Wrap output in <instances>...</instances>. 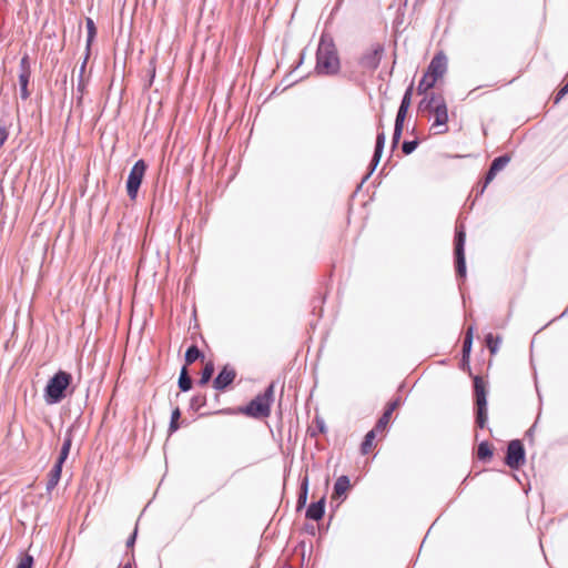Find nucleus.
Returning a JSON list of instances; mask_svg holds the SVG:
<instances>
[{
	"label": "nucleus",
	"mask_w": 568,
	"mask_h": 568,
	"mask_svg": "<svg viewBox=\"0 0 568 568\" xmlns=\"http://www.w3.org/2000/svg\"><path fill=\"white\" fill-rule=\"evenodd\" d=\"M205 355L204 353L199 348V346L196 344H191L186 351H185V354H184V362L185 364L184 365H191L192 363L196 362V361H202L204 359Z\"/></svg>",
	"instance_id": "21"
},
{
	"label": "nucleus",
	"mask_w": 568,
	"mask_h": 568,
	"mask_svg": "<svg viewBox=\"0 0 568 568\" xmlns=\"http://www.w3.org/2000/svg\"><path fill=\"white\" fill-rule=\"evenodd\" d=\"M465 239H466V234H465L463 227H459L456 231L455 255H456L457 273L460 276H465V274H466V263H465V253H464Z\"/></svg>",
	"instance_id": "12"
},
{
	"label": "nucleus",
	"mask_w": 568,
	"mask_h": 568,
	"mask_svg": "<svg viewBox=\"0 0 568 568\" xmlns=\"http://www.w3.org/2000/svg\"><path fill=\"white\" fill-rule=\"evenodd\" d=\"M81 417H77L67 428L60 450L70 453L74 435L81 429Z\"/></svg>",
	"instance_id": "15"
},
{
	"label": "nucleus",
	"mask_w": 568,
	"mask_h": 568,
	"mask_svg": "<svg viewBox=\"0 0 568 568\" xmlns=\"http://www.w3.org/2000/svg\"><path fill=\"white\" fill-rule=\"evenodd\" d=\"M473 336H474V327L469 326L466 332V336H465L464 344H463L464 356H468L470 353L471 344H473Z\"/></svg>",
	"instance_id": "31"
},
{
	"label": "nucleus",
	"mask_w": 568,
	"mask_h": 568,
	"mask_svg": "<svg viewBox=\"0 0 568 568\" xmlns=\"http://www.w3.org/2000/svg\"><path fill=\"white\" fill-rule=\"evenodd\" d=\"M500 341L499 336L495 337L491 333L486 335V344L491 354L497 353Z\"/></svg>",
	"instance_id": "33"
},
{
	"label": "nucleus",
	"mask_w": 568,
	"mask_h": 568,
	"mask_svg": "<svg viewBox=\"0 0 568 568\" xmlns=\"http://www.w3.org/2000/svg\"><path fill=\"white\" fill-rule=\"evenodd\" d=\"M291 73H292V72L287 73V74H286V77H285V78H283V81H286V78H288Z\"/></svg>",
	"instance_id": "56"
},
{
	"label": "nucleus",
	"mask_w": 568,
	"mask_h": 568,
	"mask_svg": "<svg viewBox=\"0 0 568 568\" xmlns=\"http://www.w3.org/2000/svg\"><path fill=\"white\" fill-rule=\"evenodd\" d=\"M62 469L59 466L53 465L48 474L47 493L50 494L59 484L62 475Z\"/></svg>",
	"instance_id": "22"
},
{
	"label": "nucleus",
	"mask_w": 568,
	"mask_h": 568,
	"mask_svg": "<svg viewBox=\"0 0 568 568\" xmlns=\"http://www.w3.org/2000/svg\"><path fill=\"white\" fill-rule=\"evenodd\" d=\"M146 73H148V79L144 82V87L146 89H149L152 87L155 75H156V57H152L150 59Z\"/></svg>",
	"instance_id": "26"
},
{
	"label": "nucleus",
	"mask_w": 568,
	"mask_h": 568,
	"mask_svg": "<svg viewBox=\"0 0 568 568\" xmlns=\"http://www.w3.org/2000/svg\"><path fill=\"white\" fill-rule=\"evenodd\" d=\"M122 568H132V562L128 561L125 565L122 566Z\"/></svg>",
	"instance_id": "49"
},
{
	"label": "nucleus",
	"mask_w": 568,
	"mask_h": 568,
	"mask_svg": "<svg viewBox=\"0 0 568 568\" xmlns=\"http://www.w3.org/2000/svg\"><path fill=\"white\" fill-rule=\"evenodd\" d=\"M236 376V369L229 363L224 364L213 378L212 387L217 392H226L234 383Z\"/></svg>",
	"instance_id": "9"
},
{
	"label": "nucleus",
	"mask_w": 568,
	"mask_h": 568,
	"mask_svg": "<svg viewBox=\"0 0 568 568\" xmlns=\"http://www.w3.org/2000/svg\"><path fill=\"white\" fill-rule=\"evenodd\" d=\"M341 71V60L331 34L323 32L316 49L315 72L318 75H336Z\"/></svg>",
	"instance_id": "1"
},
{
	"label": "nucleus",
	"mask_w": 568,
	"mask_h": 568,
	"mask_svg": "<svg viewBox=\"0 0 568 568\" xmlns=\"http://www.w3.org/2000/svg\"><path fill=\"white\" fill-rule=\"evenodd\" d=\"M27 73L28 77H31V65L29 55L24 54L20 60V73Z\"/></svg>",
	"instance_id": "36"
},
{
	"label": "nucleus",
	"mask_w": 568,
	"mask_h": 568,
	"mask_svg": "<svg viewBox=\"0 0 568 568\" xmlns=\"http://www.w3.org/2000/svg\"><path fill=\"white\" fill-rule=\"evenodd\" d=\"M297 81H294L292 83H288L287 87H292L294 83H296Z\"/></svg>",
	"instance_id": "57"
},
{
	"label": "nucleus",
	"mask_w": 568,
	"mask_h": 568,
	"mask_svg": "<svg viewBox=\"0 0 568 568\" xmlns=\"http://www.w3.org/2000/svg\"><path fill=\"white\" fill-rule=\"evenodd\" d=\"M474 387H475L477 405H487L485 382L483 381V378L475 377Z\"/></svg>",
	"instance_id": "23"
},
{
	"label": "nucleus",
	"mask_w": 568,
	"mask_h": 568,
	"mask_svg": "<svg viewBox=\"0 0 568 568\" xmlns=\"http://www.w3.org/2000/svg\"><path fill=\"white\" fill-rule=\"evenodd\" d=\"M304 59H305V49H303V50L300 52L298 60H297V61H296V63L292 67L291 72H294L296 69H298V68L303 64Z\"/></svg>",
	"instance_id": "41"
},
{
	"label": "nucleus",
	"mask_w": 568,
	"mask_h": 568,
	"mask_svg": "<svg viewBox=\"0 0 568 568\" xmlns=\"http://www.w3.org/2000/svg\"><path fill=\"white\" fill-rule=\"evenodd\" d=\"M138 523L135 524V527L133 529V531L129 535L128 539H126V548L128 549H131L134 547L135 542H136V538H138Z\"/></svg>",
	"instance_id": "37"
},
{
	"label": "nucleus",
	"mask_w": 568,
	"mask_h": 568,
	"mask_svg": "<svg viewBox=\"0 0 568 568\" xmlns=\"http://www.w3.org/2000/svg\"><path fill=\"white\" fill-rule=\"evenodd\" d=\"M525 463V449L520 440L515 439L508 444L506 464L510 468H519Z\"/></svg>",
	"instance_id": "10"
},
{
	"label": "nucleus",
	"mask_w": 568,
	"mask_h": 568,
	"mask_svg": "<svg viewBox=\"0 0 568 568\" xmlns=\"http://www.w3.org/2000/svg\"><path fill=\"white\" fill-rule=\"evenodd\" d=\"M69 455H70V453H67V452H62V450H60V452H59V455H58V457H57V459H55V462H54V464H53V465H55V466H59V467L63 468V465H64V463L67 462V459H68Z\"/></svg>",
	"instance_id": "39"
},
{
	"label": "nucleus",
	"mask_w": 568,
	"mask_h": 568,
	"mask_svg": "<svg viewBox=\"0 0 568 568\" xmlns=\"http://www.w3.org/2000/svg\"><path fill=\"white\" fill-rule=\"evenodd\" d=\"M477 424L483 428L487 420L486 405H477Z\"/></svg>",
	"instance_id": "35"
},
{
	"label": "nucleus",
	"mask_w": 568,
	"mask_h": 568,
	"mask_svg": "<svg viewBox=\"0 0 568 568\" xmlns=\"http://www.w3.org/2000/svg\"><path fill=\"white\" fill-rule=\"evenodd\" d=\"M148 168V162L144 159H139L130 169L129 175L125 181V190L131 201H136Z\"/></svg>",
	"instance_id": "6"
},
{
	"label": "nucleus",
	"mask_w": 568,
	"mask_h": 568,
	"mask_svg": "<svg viewBox=\"0 0 568 568\" xmlns=\"http://www.w3.org/2000/svg\"><path fill=\"white\" fill-rule=\"evenodd\" d=\"M409 103H410V90H408L405 93V97H404V99L402 101L400 108H399V110L397 112V116H396L397 131L403 125V121H404V118H405V114H406V110H407Z\"/></svg>",
	"instance_id": "25"
},
{
	"label": "nucleus",
	"mask_w": 568,
	"mask_h": 568,
	"mask_svg": "<svg viewBox=\"0 0 568 568\" xmlns=\"http://www.w3.org/2000/svg\"><path fill=\"white\" fill-rule=\"evenodd\" d=\"M3 196H4L3 187L0 185V197H3Z\"/></svg>",
	"instance_id": "52"
},
{
	"label": "nucleus",
	"mask_w": 568,
	"mask_h": 568,
	"mask_svg": "<svg viewBox=\"0 0 568 568\" xmlns=\"http://www.w3.org/2000/svg\"><path fill=\"white\" fill-rule=\"evenodd\" d=\"M213 374H214V364H213V362H209L205 364L204 368L201 372V376L197 381V385L202 386V387L206 386L210 383Z\"/></svg>",
	"instance_id": "24"
},
{
	"label": "nucleus",
	"mask_w": 568,
	"mask_h": 568,
	"mask_svg": "<svg viewBox=\"0 0 568 568\" xmlns=\"http://www.w3.org/2000/svg\"><path fill=\"white\" fill-rule=\"evenodd\" d=\"M74 390L73 375L68 371L59 368L49 377L43 388V399L47 405H58L71 396Z\"/></svg>",
	"instance_id": "2"
},
{
	"label": "nucleus",
	"mask_w": 568,
	"mask_h": 568,
	"mask_svg": "<svg viewBox=\"0 0 568 568\" xmlns=\"http://www.w3.org/2000/svg\"><path fill=\"white\" fill-rule=\"evenodd\" d=\"M233 412L232 408H223L215 412V414H231Z\"/></svg>",
	"instance_id": "47"
},
{
	"label": "nucleus",
	"mask_w": 568,
	"mask_h": 568,
	"mask_svg": "<svg viewBox=\"0 0 568 568\" xmlns=\"http://www.w3.org/2000/svg\"><path fill=\"white\" fill-rule=\"evenodd\" d=\"M206 395L205 394H195L190 399V409L193 412L200 410L202 407L206 405Z\"/></svg>",
	"instance_id": "28"
},
{
	"label": "nucleus",
	"mask_w": 568,
	"mask_h": 568,
	"mask_svg": "<svg viewBox=\"0 0 568 568\" xmlns=\"http://www.w3.org/2000/svg\"><path fill=\"white\" fill-rule=\"evenodd\" d=\"M418 142L416 140L414 141H406L402 145V150L404 154H410L416 148Z\"/></svg>",
	"instance_id": "38"
},
{
	"label": "nucleus",
	"mask_w": 568,
	"mask_h": 568,
	"mask_svg": "<svg viewBox=\"0 0 568 568\" xmlns=\"http://www.w3.org/2000/svg\"><path fill=\"white\" fill-rule=\"evenodd\" d=\"M193 385L194 382L189 375L187 367L186 365H183L178 377V387L181 393H186L193 388Z\"/></svg>",
	"instance_id": "16"
},
{
	"label": "nucleus",
	"mask_w": 568,
	"mask_h": 568,
	"mask_svg": "<svg viewBox=\"0 0 568 568\" xmlns=\"http://www.w3.org/2000/svg\"><path fill=\"white\" fill-rule=\"evenodd\" d=\"M477 456L479 459H487L493 456V448L487 442H483L478 446Z\"/></svg>",
	"instance_id": "32"
},
{
	"label": "nucleus",
	"mask_w": 568,
	"mask_h": 568,
	"mask_svg": "<svg viewBox=\"0 0 568 568\" xmlns=\"http://www.w3.org/2000/svg\"><path fill=\"white\" fill-rule=\"evenodd\" d=\"M305 517L308 520L320 521L325 516L326 496H322L318 500L311 503L305 507Z\"/></svg>",
	"instance_id": "14"
},
{
	"label": "nucleus",
	"mask_w": 568,
	"mask_h": 568,
	"mask_svg": "<svg viewBox=\"0 0 568 568\" xmlns=\"http://www.w3.org/2000/svg\"><path fill=\"white\" fill-rule=\"evenodd\" d=\"M366 181H367V180H365V181H363V180H362L361 184H358V185L356 186V190H359V189L362 187V184H363V183H365Z\"/></svg>",
	"instance_id": "54"
},
{
	"label": "nucleus",
	"mask_w": 568,
	"mask_h": 568,
	"mask_svg": "<svg viewBox=\"0 0 568 568\" xmlns=\"http://www.w3.org/2000/svg\"><path fill=\"white\" fill-rule=\"evenodd\" d=\"M314 422L316 424V430L315 429L310 430L311 437H315L317 435V433L325 434L327 432L325 420L322 417L315 416Z\"/></svg>",
	"instance_id": "34"
},
{
	"label": "nucleus",
	"mask_w": 568,
	"mask_h": 568,
	"mask_svg": "<svg viewBox=\"0 0 568 568\" xmlns=\"http://www.w3.org/2000/svg\"><path fill=\"white\" fill-rule=\"evenodd\" d=\"M425 108L429 110L430 115L434 118L432 129L435 133L443 134L447 132L448 111L444 98L432 95Z\"/></svg>",
	"instance_id": "5"
},
{
	"label": "nucleus",
	"mask_w": 568,
	"mask_h": 568,
	"mask_svg": "<svg viewBox=\"0 0 568 568\" xmlns=\"http://www.w3.org/2000/svg\"><path fill=\"white\" fill-rule=\"evenodd\" d=\"M85 28H87V41H85V50L88 52L91 51V47L93 42L97 39L98 36V28L95 26V22L92 18L87 17L85 18Z\"/></svg>",
	"instance_id": "19"
},
{
	"label": "nucleus",
	"mask_w": 568,
	"mask_h": 568,
	"mask_svg": "<svg viewBox=\"0 0 568 568\" xmlns=\"http://www.w3.org/2000/svg\"><path fill=\"white\" fill-rule=\"evenodd\" d=\"M400 132H402V126L399 128V130L397 131V122L395 123V132L393 134V149L395 148L399 136H400Z\"/></svg>",
	"instance_id": "45"
},
{
	"label": "nucleus",
	"mask_w": 568,
	"mask_h": 568,
	"mask_svg": "<svg viewBox=\"0 0 568 568\" xmlns=\"http://www.w3.org/2000/svg\"><path fill=\"white\" fill-rule=\"evenodd\" d=\"M291 568H303V564H301V566H298V567H291Z\"/></svg>",
	"instance_id": "58"
},
{
	"label": "nucleus",
	"mask_w": 568,
	"mask_h": 568,
	"mask_svg": "<svg viewBox=\"0 0 568 568\" xmlns=\"http://www.w3.org/2000/svg\"><path fill=\"white\" fill-rule=\"evenodd\" d=\"M34 566V558L30 554H21L18 557V562L16 565V568H33Z\"/></svg>",
	"instance_id": "30"
},
{
	"label": "nucleus",
	"mask_w": 568,
	"mask_h": 568,
	"mask_svg": "<svg viewBox=\"0 0 568 568\" xmlns=\"http://www.w3.org/2000/svg\"><path fill=\"white\" fill-rule=\"evenodd\" d=\"M9 138V131L4 125L0 126V149Z\"/></svg>",
	"instance_id": "40"
},
{
	"label": "nucleus",
	"mask_w": 568,
	"mask_h": 568,
	"mask_svg": "<svg viewBox=\"0 0 568 568\" xmlns=\"http://www.w3.org/2000/svg\"><path fill=\"white\" fill-rule=\"evenodd\" d=\"M342 1H343V0H337V2H336V4H335V10H337V9H338V7L341 6Z\"/></svg>",
	"instance_id": "51"
},
{
	"label": "nucleus",
	"mask_w": 568,
	"mask_h": 568,
	"mask_svg": "<svg viewBox=\"0 0 568 568\" xmlns=\"http://www.w3.org/2000/svg\"><path fill=\"white\" fill-rule=\"evenodd\" d=\"M352 488L351 479L347 475H341L335 484H334V494L343 497V499L346 498L347 491Z\"/></svg>",
	"instance_id": "18"
},
{
	"label": "nucleus",
	"mask_w": 568,
	"mask_h": 568,
	"mask_svg": "<svg viewBox=\"0 0 568 568\" xmlns=\"http://www.w3.org/2000/svg\"><path fill=\"white\" fill-rule=\"evenodd\" d=\"M509 161H510V159L507 155L496 158L493 161L491 166H490V169H489V171L487 173L486 184L491 182L494 180V178L496 176L497 172L501 171L507 165V163Z\"/></svg>",
	"instance_id": "17"
},
{
	"label": "nucleus",
	"mask_w": 568,
	"mask_h": 568,
	"mask_svg": "<svg viewBox=\"0 0 568 568\" xmlns=\"http://www.w3.org/2000/svg\"><path fill=\"white\" fill-rule=\"evenodd\" d=\"M182 412L179 406L174 407L171 412L170 423L168 427V435L171 436L176 433L184 422H181Z\"/></svg>",
	"instance_id": "20"
},
{
	"label": "nucleus",
	"mask_w": 568,
	"mask_h": 568,
	"mask_svg": "<svg viewBox=\"0 0 568 568\" xmlns=\"http://www.w3.org/2000/svg\"><path fill=\"white\" fill-rule=\"evenodd\" d=\"M390 422V399L387 400L383 408V414L375 424V426L366 433L364 436L361 445H359V452L362 455H367L377 437V435L386 429Z\"/></svg>",
	"instance_id": "7"
},
{
	"label": "nucleus",
	"mask_w": 568,
	"mask_h": 568,
	"mask_svg": "<svg viewBox=\"0 0 568 568\" xmlns=\"http://www.w3.org/2000/svg\"><path fill=\"white\" fill-rule=\"evenodd\" d=\"M366 181H367V180H365V181H363V180H362L361 184H358V185L356 186V190H359V189L362 187V184H363V183H365Z\"/></svg>",
	"instance_id": "53"
},
{
	"label": "nucleus",
	"mask_w": 568,
	"mask_h": 568,
	"mask_svg": "<svg viewBox=\"0 0 568 568\" xmlns=\"http://www.w3.org/2000/svg\"><path fill=\"white\" fill-rule=\"evenodd\" d=\"M326 301V295H323V294H318L317 296H315L313 300H312V313L314 315H318V317L322 316L323 314V304L325 303Z\"/></svg>",
	"instance_id": "29"
},
{
	"label": "nucleus",
	"mask_w": 568,
	"mask_h": 568,
	"mask_svg": "<svg viewBox=\"0 0 568 568\" xmlns=\"http://www.w3.org/2000/svg\"><path fill=\"white\" fill-rule=\"evenodd\" d=\"M89 55H90V52H88L85 50L84 58H83V61L81 63L80 71H79V75H81L82 78H83V73H84V70H85V67H87V63H88V60H89Z\"/></svg>",
	"instance_id": "42"
},
{
	"label": "nucleus",
	"mask_w": 568,
	"mask_h": 568,
	"mask_svg": "<svg viewBox=\"0 0 568 568\" xmlns=\"http://www.w3.org/2000/svg\"><path fill=\"white\" fill-rule=\"evenodd\" d=\"M385 134L384 132H379L377 133V136H376V141H375V148H374V153L371 158V161L367 165V171L366 173L363 175V181L365 180H368L369 176L374 173V171L376 170L379 161H381V158H382V154H383V151H384V146H385Z\"/></svg>",
	"instance_id": "11"
},
{
	"label": "nucleus",
	"mask_w": 568,
	"mask_h": 568,
	"mask_svg": "<svg viewBox=\"0 0 568 568\" xmlns=\"http://www.w3.org/2000/svg\"><path fill=\"white\" fill-rule=\"evenodd\" d=\"M30 82V77L27 73H19V85H20V97L22 100H27L30 97V91L28 89Z\"/></svg>",
	"instance_id": "27"
},
{
	"label": "nucleus",
	"mask_w": 568,
	"mask_h": 568,
	"mask_svg": "<svg viewBox=\"0 0 568 568\" xmlns=\"http://www.w3.org/2000/svg\"><path fill=\"white\" fill-rule=\"evenodd\" d=\"M298 546L302 548V562H303L304 561V557H305V550H304L305 544H304V541L300 542Z\"/></svg>",
	"instance_id": "48"
},
{
	"label": "nucleus",
	"mask_w": 568,
	"mask_h": 568,
	"mask_svg": "<svg viewBox=\"0 0 568 568\" xmlns=\"http://www.w3.org/2000/svg\"><path fill=\"white\" fill-rule=\"evenodd\" d=\"M447 70V58L443 52L437 53L430 61L426 73L418 83L417 91L425 93L444 77Z\"/></svg>",
	"instance_id": "4"
},
{
	"label": "nucleus",
	"mask_w": 568,
	"mask_h": 568,
	"mask_svg": "<svg viewBox=\"0 0 568 568\" xmlns=\"http://www.w3.org/2000/svg\"><path fill=\"white\" fill-rule=\"evenodd\" d=\"M388 85H389V84H388V82H387V83H385V88H384V89H383V85H381V87H379V90H381V92H382V93H383V95H384V99H383V102H382V105H381V106H382V109H384V100H387L386 92H387V90H388Z\"/></svg>",
	"instance_id": "46"
},
{
	"label": "nucleus",
	"mask_w": 568,
	"mask_h": 568,
	"mask_svg": "<svg viewBox=\"0 0 568 568\" xmlns=\"http://www.w3.org/2000/svg\"><path fill=\"white\" fill-rule=\"evenodd\" d=\"M87 88V84L83 80V78L81 75H79V79H78V85H77V90L78 92H80L81 94H83L84 90Z\"/></svg>",
	"instance_id": "44"
},
{
	"label": "nucleus",
	"mask_w": 568,
	"mask_h": 568,
	"mask_svg": "<svg viewBox=\"0 0 568 568\" xmlns=\"http://www.w3.org/2000/svg\"><path fill=\"white\" fill-rule=\"evenodd\" d=\"M384 52L385 48L382 43H374L361 54L357 63L363 70L375 71L381 63Z\"/></svg>",
	"instance_id": "8"
},
{
	"label": "nucleus",
	"mask_w": 568,
	"mask_h": 568,
	"mask_svg": "<svg viewBox=\"0 0 568 568\" xmlns=\"http://www.w3.org/2000/svg\"><path fill=\"white\" fill-rule=\"evenodd\" d=\"M389 162H390V154L386 158V162H385L384 166H386ZM384 170H385V168H383L382 171H384Z\"/></svg>",
	"instance_id": "50"
},
{
	"label": "nucleus",
	"mask_w": 568,
	"mask_h": 568,
	"mask_svg": "<svg viewBox=\"0 0 568 568\" xmlns=\"http://www.w3.org/2000/svg\"><path fill=\"white\" fill-rule=\"evenodd\" d=\"M366 181H367V180H365V181H363V180H362L361 184H358V185L356 186V190H359V189L362 187V184H363V183H365Z\"/></svg>",
	"instance_id": "55"
},
{
	"label": "nucleus",
	"mask_w": 568,
	"mask_h": 568,
	"mask_svg": "<svg viewBox=\"0 0 568 568\" xmlns=\"http://www.w3.org/2000/svg\"><path fill=\"white\" fill-rule=\"evenodd\" d=\"M303 530L311 536H315V534H316L315 526L310 523L304 524Z\"/></svg>",
	"instance_id": "43"
},
{
	"label": "nucleus",
	"mask_w": 568,
	"mask_h": 568,
	"mask_svg": "<svg viewBox=\"0 0 568 568\" xmlns=\"http://www.w3.org/2000/svg\"><path fill=\"white\" fill-rule=\"evenodd\" d=\"M274 393L275 382L273 381L247 404L239 406L236 413L257 420L270 417L274 403Z\"/></svg>",
	"instance_id": "3"
},
{
	"label": "nucleus",
	"mask_w": 568,
	"mask_h": 568,
	"mask_svg": "<svg viewBox=\"0 0 568 568\" xmlns=\"http://www.w3.org/2000/svg\"><path fill=\"white\" fill-rule=\"evenodd\" d=\"M308 490H310V476H308V470L306 468L304 474L300 475V486H298L297 499H296V511H301L307 506Z\"/></svg>",
	"instance_id": "13"
}]
</instances>
